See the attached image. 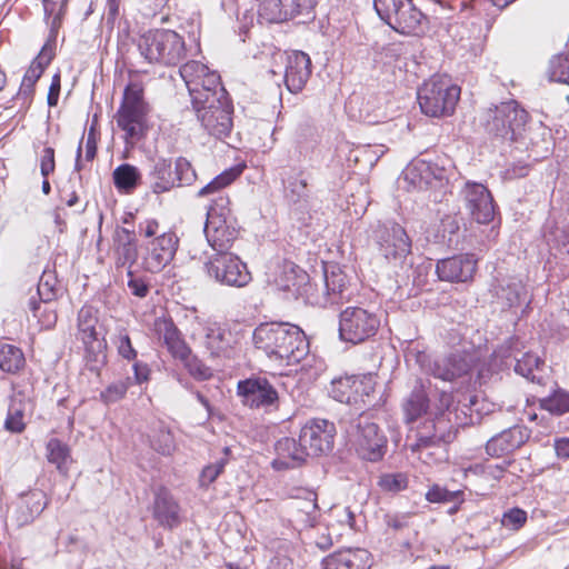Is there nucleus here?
<instances>
[{
  "label": "nucleus",
  "instance_id": "obj_10",
  "mask_svg": "<svg viewBox=\"0 0 569 569\" xmlns=\"http://www.w3.org/2000/svg\"><path fill=\"white\" fill-rule=\"evenodd\" d=\"M77 320V338L84 347L86 367L98 375L106 363L107 345L103 338H99L97 331V311L90 306H84L79 310Z\"/></svg>",
  "mask_w": 569,
  "mask_h": 569
},
{
  "label": "nucleus",
  "instance_id": "obj_18",
  "mask_svg": "<svg viewBox=\"0 0 569 569\" xmlns=\"http://www.w3.org/2000/svg\"><path fill=\"white\" fill-rule=\"evenodd\" d=\"M202 328V345L213 358L231 359L237 353L238 335L224 325L212 320L198 321Z\"/></svg>",
  "mask_w": 569,
  "mask_h": 569
},
{
  "label": "nucleus",
  "instance_id": "obj_22",
  "mask_svg": "<svg viewBox=\"0 0 569 569\" xmlns=\"http://www.w3.org/2000/svg\"><path fill=\"white\" fill-rule=\"evenodd\" d=\"M153 332L158 341L166 347L172 358L176 360H186L188 358L190 347L172 319L166 317L157 318L153 323Z\"/></svg>",
  "mask_w": 569,
  "mask_h": 569
},
{
  "label": "nucleus",
  "instance_id": "obj_35",
  "mask_svg": "<svg viewBox=\"0 0 569 569\" xmlns=\"http://www.w3.org/2000/svg\"><path fill=\"white\" fill-rule=\"evenodd\" d=\"M430 397H436L431 391L427 392L425 386L417 387L412 390L403 403V411L408 421H413L429 408Z\"/></svg>",
  "mask_w": 569,
  "mask_h": 569
},
{
  "label": "nucleus",
  "instance_id": "obj_26",
  "mask_svg": "<svg viewBox=\"0 0 569 569\" xmlns=\"http://www.w3.org/2000/svg\"><path fill=\"white\" fill-rule=\"evenodd\" d=\"M322 567L323 569H369L371 558L366 549L346 548L326 557Z\"/></svg>",
  "mask_w": 569,
  "mask_h": 569
},
{
  "label": "nucleus",
  "instance_id": "obj_37",
  "mask_svg": "<svg viewBox=\"0 0 569 569\" xmlns=\"http://www.w3.org/2000/svg\"><path fill=\"white\" fill-rule=\"evenodd\" d=\"M112 177L117 189L128 193L136 189L141 178L139 170L129 163L117 167Z\"/></svg>",
  "mask_w": 569,
  "mask_h": 569
},
{
  "label": "nucleus",
  "instance_id": "obj_25",
  "mask_svg": "<svg viewBox=\"0 0 569 569\" xmlns=\"http://www.w3.org/2000/svg\"><path fill=\"white\" fill-rule=\"evenodd\" d=\"M311 74L310 57L302 51H293L288 56L284 82L290 92H299Z\"/></svg>",
  "mask_w": 569,
  "mask_h": 569
},
{
  "label": "nucleus",
  "instance_id": "obj_60",
  "mask_svg": "<svg viewBox=\"0 0 569 569\" xmlns=\"http://www.w3.org/2000/svg\"><path fill=\"white\" fill-rule=\"evenodd\" d=\"M119 355L127 360H134L137 351L132 347L131 340L127 333H120L117 340Z\"/></svg>",
  "mask_w": 569,
  "mask_h": 569
},
{
  "label": "nucleus",
  "instance_id": "obj_33",
  "mask_svg": "<svg viewBox=\"0 0 569 569\" xmlns=\"http://www.w3.org/2000/svg\"><path fill=\"white\" fill-rule=\"evenodd\" d=\"M154 517L169 528L179 522V506L166 489H160L156 495Z\"/></svg>",
  "mask_w": 569,
  "mask_h": 569
},
{
  "label": "nucleus",
  "instance_id": "obj_20",
  "mask_svg": "<svg viewBox=\"0 0 569 569\" xmlns=\"http://www.w3.org/2000/svg\"><path fill=\"white\" fill-rule=\"evenodd\" d=\"M402 174L407 190H426L442 182L445 170L425 160H413Z\"/></svg>",
  "mask_w": 569,
  "mask_h": 569
},
{
  "label": "nucleus",
  "instance_id": "obj_62",
  "mask_svg": "<svg viewBox=\"0 0 569 569\" xmlns=\"http://www.w3.org/2000/svg\"><path fill=\"white\" fill-rule=\"evenodd\" d=\"M54 149L51 147H46L40 160V171L42 177L48 178V176L54 171Z\"/></svg>",
  "mask_w": 569,
  "mask_h": 569
},
{
  "label": "nucleus",
  "instance_id": "obj_27",
  "mask_svg": "<svg viewBox=\"0 0 569 569\" xmlns=\"http://www.w3.org/2000/svg\"><path fill=\"white\" fill-rule=\"evenodd\" d=\"M277 457L272 461V467L277 470L299 467L309 456L302 441L295 438H282L276 443Z\"/></svg>",
  "mask_w": 569,
  "mask_h": 569
},
{
  "label": "nucleus",
  "instance_id": "obj_55",
  "mask_svg": "<svg viewBox=\"0 0 569 569\" xmlns=\"http://www.w3.org/2000/svg\"><path fill=\"white\" fill-rule=\"evenodd\" d=\"M227 465V459L221 458L213 463L206 466L199 477V482L201 487L210 486L223 471Z\"/></svg>",
  "mask_w": 569,
  "mask_h": 569
},
{
  "label": "nucleus",
  "instance_id": "obj_39",
  "mask_svg": "<svg viewBox=\"0 0 569 569\" xmlns=\"http://www.w3.org/2000/svg\"><path fill=\"white\" fill-rule=\"evenodd\" d=\"M516 366L515 371L525 377L526 379L535 382H540V378L537 376V372L540 371V366L542 365V361L540 358L531 352H525L521 355L520 358L515 356Z\"/></svg>",
  "mask_w": 569,
  "mask_h": 569
},
{
  "label": "nucleus",
  "instance_id": "obj_41",
  "mask_svg": "<svg viewBox=\"0 0 569 569\" xmlns=\"http://www.w3.org/2000/svg\"><path fill=\"white\" fill-rule=\"evenodd\" d=\"M548 77L551 81L569 84V47L565 53L555 56L550 60Z\"/></svg>",
  "mask_w": 569,
  "mask_h": 569
},
{
  "label": "nucleus",
  "instance_id": "obj_53",
  "mask_svg": "<svg viewBox=\"0 0 569 569\" xmlns=\"http://www.w3.org/2000/svg\"><path fill=\"white\" fill-rule=\"evenodd\" d=\"M188 369L189 373L198 380H206L211 377V370L201 360L192 355L189 349V356L186 360H179Z\"/></svg>",
  "mask_w": 569,
  "mask_h": 569
},
{
  "label": "nucleus",
  "instance_id": "obj_51",
  "mask_svg": "<svg viewBox=\"0 0 569 569\" xmlns=\"http://www.w3.org/2000/svg\"><path fill=\"white\" fill-rule=\"evenodd\" d=\"M468 209L478 223H489L495 217L493 199H485V201L481 200Z\"/></svg>",
  "mask_w": 569,
  "mask_h": 569
},
{
  "label": "nucleus",
  "instance_id": "obj_14",
  "mask_svg": "<svg viewBox=\"0 0 569 569\" xmlns=\"http://www.w3.org/2000/svg\"><path fill=\"white\" fill-rule=\"evenodd\" d=\"M208 274L217 282L230 287H244L251 274L238 256L229 251L216 252L206 263Z\"/></svg>",
  "mask_w": 569,
  "mask_h": 569
},
{
  "label": "nucleus",
  "instance_id": "obj_21",
  "mask_svg": "<svg viewBox=\"0 0 569 569\" xmlns=\"http://www.w3.org/2000/svg\"><path fill=\"white\" fill-rule=\"evenodd\" d=\"M238 395L250 408H269L277 403L278 392L266 379L251 378L238 383Z\"/></svg>",
  "mask_w": 569,
  "mask_h": 569
},
{
  "label": "nucleus",
  "instance_id": "obj_64",
  "mask_svg": "<svg viewBox=\"0 0 569 569\" xmlns=\"http://www.w3.org/2000/svg\"><path fill=\"white\" fill-rule=\"evenodd\" d=\"M412 452L418 453V458L421 459L425 463H431L432 461L441 460L443 457L442 446L440 445V449L437 447H428L427 449H418L412 450Z\"/></svg>",
  "mask_w": 569,
  "mask_h": 569
},
{
  "label": "nucleus",
  "instance_id": "obj_17",
  "mask_svg": "<svg viewBox=\"0 0 569 569\" xmlns=\"http://www.w3.org/2000/svg\"><path fill=\"white\" fill-rule=\"evenodd\" d=\"M193 110L209 134L222 139L231 132L233 107L228 97L219 99V102L204 103Z\"/></svg>",
  "mask_w": 569,
  "mask_h": 569
},
{
  "label": "nucleus",
  "instance_id": "obj_4",
  "mask_svg": "<svg viewBox=\"0 0 569 569\" xmlns=\"http://www.w3.org/2000/svg\"><path fill=\"white\" fill-rule=\"evenodd\" d=\"M180 76L188 88L193 108L219 102V99L228 97L219 74L199 61H189L181 66Z\"/></svg>",
  "mask_w": 569,
  "mask_h": 569
},
{
  "label": "nucleus",
  "instance_id": "obj_13",
  "mask_svg": "<svg viewBox=\"0 0 569 569\" xmlns=\"http://www.w3.org/2000/svg\"><path fill=\"white\" fill-rule=\"evenodd\" d=\"M379 326L378 316L361 307H347L339 315V337L353 345L373 337Z\"/></svg>",
  "mask_w": 569,
  "mask_h": 569
},
{
  "label": "nucleus",
  "instance_id": "obj_46",
  "mask_svg": "<svg viewBox=\"0 0 569 569\" xmlns=\"http://www.w3.org/2000/svg\"><path fill=\"white\" fill-rule=\"evenodd\" d=\"M239 176V171L234 169L226 170L219 176H217L212 181L201 188L198 192L199 196H208L210 193H216L219 190L231 184L236 178Z\"/></svg>",
  "mask_w": 569,
  "mask_h": 569
},
{
  "label": "nucleus",
  "instance_id": "obj_15",
  "mask_svg": "<svg viewBox=\"0 0 569 569\" xmlns=\"http://www.w3.org/2000/svg\"><path fill=\"white\" fill-rule=\"evenodd\" d=\"M417 362L427 373L443 381H453L469 373L472 366V357L466 352H451L437 358L433 362L428 355L419 352Z\"/></svg>",
  "mask_w": 569,
  "mask_h": 569
},
{
  "label": "nucleus",
  "instance_id": "obj_1",
  "mask_svg": "<svg viewBox=\"0 0 569 569\" xmlns=\"http://www.w3.org/2000/svg\"><path fill=\"white\" fill-rule=\"evenodd\" d=\"M252 342L270 360L280 365L298 363L309 352L305 332L288 322L260 323L252 332Z\"/></svg>",
  "mask_w": 569,
  "mask_h": 569
},
{
  "label": "nucleus",
  "instance_id": "obj_57",
  "mask_svg": "<svg viewBox=\"0 0 569 569\" xmlns=\"http://www.w3.org/2000/svg\"><path fill=\"white\" fill-rule=\"evenodd\" d=\"M114 253L117 257V266L129 264V267H131L138 258L136 241L114 247Z\"/></svg>",
  "mask_w": 569,
  "mask_h": 569
},
{
  "label": "nucleus",
  "instance_id": "obj_42",
  "mask_svg": "<svg viewBox=\"0 0 569 569\" xmlns=\"http://www.w3.org/2000/svg\"><path fill=\"white\" fill-rule=\"evenodd\" d=\"M150 446L153 450L163 456L171 455L176 449L173 436L166 428L153 430L150 436Z\"/></svg>",
  "mask_w": 569,
  "mask_h": 569
},
{
  "label": "nucleus",
  "instance_id": "obj_50",
  "mask_svg": "<svg viewBox=\"0 0 569 569\" xmlns=\"http://www.w3.org/2000/svg\"><path fill=\"white\" fill-rule=\"evenodd\" d=\"M41 302H37L34 299H31L29 302V308L34 318L41 323L43 328H52L57 322V313L49 309L47 306L42 309Z\"/></svg>",
  "mask_w": 569,
  "mask_h": 569
},
{
  "label": "nucleus",
  "instance_id": "obj_6",
  "mask_svg": "<svg viewBox=\"0 0 569 569\" xmlns=\"http://www.w3.org/2000/svg\"><path fill=\"white\" fill-rule=\"evenodd\" d=\"M288 281L280 283L283 291L291 292L295 297H303L311 305L323 306L327 302H337V297L341 296L347 286V276L337 267L325 271L326 297H315L312 284L308 282V274L302 271H296L291 268L287 276Z\"/></svg>",
  "mask_w": 569,
  "mask_h": 569
},
{
  "label": "nucleus",
  "instance_id": "obj_23",
  "mask_svg": "<svg viewBox=\"0 0 569 569\" xmlns=\"http://www.w3.org/2000/svg\"><path fill=\"white\" fill-rule=\"evenodd\" d=\"M477 269L473 254H459L439 260L436 271L440 280L448 282H467L472 279Z\"/></svg>",
  "mask_w": 569,
  "mask_h": 569
},
{
  "label": "nucleus",
  "instance_id": "obj_11",
  "mask_svg": "<svg viewBox=\"0 0 569 569\" xmlns=\"http://www.w3.org/2000/svg\"><path fill=\"white\" fill-rule=\"evenodd\" d=\"M148 111L149 108L144 101L142 83L138 81L129 82L117 112V123L128 138L139 139L142 136Z\"/></svg>",
  "mask_w": 569,
  "mask_h": 569
},
{
  "label": "nucleus",
  "instance_id": "obj_9",
  "mask_svg": "<svg viewBox=\"0 0 569 569\" xmlns=\"http://www.w3.org/2000/svg\"><path fill=\"white\" fill-rule=\"evenodd\" d=\"M348 440L357 455L368 461L380 460L386 451L387 439L368 415H360L347 429Z\"/></svg>",
  "mask_w": 569,
  "mask_h": 569
},
{
  "label": "nucleus",
  "instance_id": "obj_8",
  "mask_svg": "<svg viewBox=\"0 0 569 569\" xmlns=\"http://www.w3.org/2000/svg\"><path fill=\"white\" fill-rule=\"evenodd\" d=\"M459 98L460 88L447 77H432L418 90L420 109L429 117L451 114Z\"/></svg>",
  "mask_w": 569,
  "mask_h": 569
},
{
  "label": "nucleus",
  "instance_id": "obj_48",
  "mask_svg": "<svg viewBox=\"0 0 569 569\" xmlns=\"http://www.w3.org/2000/svg\"><path fill=\"white\" fill-rule=\"evenodd\" d=\"M6 430L12 433H21L26 429L24 410L21 406L11 405L4 421Z\"/></svg>",
  "mask_w": 569,
  "mask_h": 569
},
{
  "label": "nucleus",
  "instance_id": "obj_5",
  "mask_svg": "<svg viewBox=\"0 0 569 569\" xmlns=\"http://www.w3.org/2000/svg\"><path fill=\"white\" fill-rule=\"evenodd\" d=\"M141 56L153 63L178 64L186 56L183 38L173 30L157 29L143 33L138 43Z\"/></svg>",
  "mask_w": 569,
  "mask_h": 569
},
{
  "label": "nucleus",
  "instance_id": "obj_44",
  "mask_svg": "<svg viewBox=\"0 0 569 569\" xmlns=\"http://www.w3.org/2000/svg\"><path fill=\"white\" fill-rule=\"evenodd\" d=\"M214 218L221 220H236L230 208V199L226 194H219L209 207L207 212V220Z\"/></svg>",
  "mask_w": 569,
  "mask_h": 569
},
{
  "label": "nucleus",
  "instance_id": "obj_36",
  "mask_svg": "<svg viewBox=\"0 0 569 569\" xmlns=\"http://www.w3.org/2000/svg\"><path fill=\"white\" fill-rule=\"evenodd\" d=\"M26 363L22 350L13 345L0 343V369L8 373H17Z\"/></svg>",
  "mask_w": 569,
  "mask_h": 569
},
{
  "label": "nucleus",
  "instance_id": "obj_47",
  "mask_svg": "<svg viewBox=\"0 0 569 569\" xmlns=\"http://www.w3.org/2000/svg\"><path fill=\"white\" fill-rule=\"evenodd\" d=\"M467 208L475 206L476 202L485 201V199H492L489 190L481 183L467 182L462 190Z\"/></svg>",
  "mask_w": 569,
  "mask_h": 569
},
{
  "label": "nucleus",
  "instance_id": "obj_56",
  "mask_svg": "<svg viewBox=\"0 0 569 569\" xmlns=\"http://www.w3.org/2000/svg\"><path fill=\"white\" fill-rule=\"evenodd\" d=\"M375 386L376 381L373 375L356 376V403L359 401L366 402L365 398L370 397L375 391Z\"/></svg>",
  "mask_w": 569,
  "mask_h": 569
},
{
  "label": "nucleus",
  "instance_id": "obj_24",
  "mask_svg": "<svg viewBox=\"0 0 569 569\" xmlns=\"http://www.w3.org/2000/svg\"><path fill=\"white\" fill-rule=\"evenodd\" d=\"M236 220H221L214 218L207 220L204 226V234L208 243L216 252L228 251L232 242L237 239Z\"/></svg>",
  "mask_w": 569,
  "mask_h": 569
},
{
  "label": "nucleus",
  "instance_id": "obj_30",
  "mask_svg": "<svg viewBox=\"0 0 569 569\" xmlns=\"http://www.w3.org/2000/svg\"><path fill=\"white\" fill-rule=\"evenodd\" d=\"M48 506L43 491L33 490L23 495L16 509V520L19 526L32 522Z\"/></svg>",
  "mask_w": 569,
  "mask_h": 569
},
{
  "label": "nucleus",
  "instance_id": "obj_3",
  "mask_svg": "<svg viewBox=\"0 0 569 569\" xmlns=\"http://www.w3.org/2000/svg\"><path fill=\"white\" fill-rule=\"evenodd\" d=\"M438 405H435L432 413L433 419H427L417 431V440L410 445L411 450L427 449L428 447H437L451 442L456 437L455 421L452 417L456 413L451 411L452 395L441 391L437 395Z\"/></svg>",
  "mask_w": 569,
  "mask_h": 569
},
{
  "label": "nucleus",
  "instance_id": "obj_19",
  "mask_svg": "<svg viewBox=\"0 0 569 569\" xmlns=\"http://www.w3.org/2000/svg\"><path fill=\"white\" fill-rule=\"evenodd\" d=\"M336 427L325 419H315L300 431V441L309 456H319L330 451L333 447Z\"/></svg>",
  "mask_w": 569,
  "mask_h": 569
},
{
  "label": "nucleus",
  "instance_id": "obj_2",
  "mask_svg": "<svg viewBox=\"0 0 569 569\" xmlns=\"http://www.w3.org/2000/svg\"><path fill=\"white\" fill-rule=\"evenodd\" d=\"M141 237V268L151 273L162 271L173 260L179 247V238L173 230H162L156 219H146L138 224Z\"/></svg>",
  "mask_w": 569,
  "mask_h": 569
},
{
  "label": "nucleus",
  "instance_id": "obj_43",
  "mask_svg": "<svg viewBox=\"0 0 569 569\" xmlns=\"http://www.w3.org/2000/svg\"><path fill=\"white\" fill-rule=\"evenodd\" d=\"M259 14L270 22L281 21L290 13H287L284 0H261Z\"/></svg>",
  "mask_w": 569,
  "mask_h": 569
},
{
  "label": "nucleus",
  "instance_id": "obj_59",
  "mask_svg": "<svg viewBox=\"0 0 569 569\" xmlns=\"http://www.w3.org/2000/svg\"><path fill=\"white\" fill-rule=\"evenodd\" d=\"M316 4L317 0H284L287 13H290V16L309 13Z\"/></svg>",
  "mask_w": 569,
  "mask_h": 569
},
{
  "label": "nucleus",
  "instance_id": "obj_61",
  "mask_svg": "<svg viewBox=\"0 0 569 569\" xmlns=\"http://www.w3.org/2000/svg\"><path fill=\"white\" fill-rule=\"evenodd\" d=\"M50 276H43L41 277L39 284H38V296L40 298L41 303H49L51 300L54 299L56 292L53 286L50 283Z\"/></svg>",
  "mask_w": 569,
  "mask_h": 569
},
{
  "label": "nucleus",
  "instance_id": "obj_40",
  "mask_svg": "<svg viewBox=\"0 0 569 569\" xmlns=\"http://www.w3.org/2000/svg\"><path fill=\"white\" fill-rule=\"evenodd\" d=\"M540 407L552 415H565L569 412V392L558 389L549 397L541 399Z\"/></svg>",
  "mask_w": 569,
  "mask_h": 569
},
{
  "label": "nucleus",
  "instance_id": "obj_58",
  "mask_svg": "<svg viewBox=\"0 0 569 569\" xmlns=\"http://www.w3.org/2000/svg\"><path fill=\"white\" fill-rule=\"evenodd\" d=\"M527 521V512L519 508H512L502 517V525L512 530H518Z\"/></svg>",
  "mask_w": 569,
  "mask_h": 569
},
{
  "label": "nucleus",
  "instance_id": "obj_63",
  "mask_svg": "<svg viewBox=\"0 0 569 569\" xmlns=\"http://www.w3.org/2000/svg\"><path fill=\"white\" fill-rule=\"evenodd\" d=\"M459 492H451L445 488L435 486L426 495V498L430 502H446L452 501Z\"/></svg>",
  "mask_w": 569,
  "mask_h": 569
},
{
  "label": "nucleus",
  "instance_id": "obj_31",
  "mask_svg": "<svg viewBox=\"0 0 569 569\" xmlns=\"http://www.w3.org/2000/svg\"><path fill=\"white\" fill-rule=\"evenodd\" d=\"M46 459L60 475L67 476L73 462L70 446L52 431L46 441Z\"/></svg>",
  "mask_w": 569,
  "mask_h": 569
},
{
  "label": "nucleus",
  "instance_id": "obj_45",
  "mask_svg": "<svg viewBox=\"0 0 569 569\" xmlns=\"http://www.w3.org/2000/svg\"><path fill=\"white\" fill-rule=\"evenodd\" d=\"M379 488L385 492L397 493L408 486V478L402 472L383 473L378 480Z\"/></svg>",
  "mask_w": 569,
  "mask_h": 569
},
{
  "label": "nucleus",
  "instance_id": "obj_16",
  "mask_svg": "<svg viewBox=\"0 0 569 569\" xmlns=\"http://www.w3.org/2000/svg\"><path fill=\"white\" fill-rule=\"evenodd\" d=\"M381 254L389 261L401 262L411 252V240L399 223L387 221L375 230Z\"/></svg>",
  "mask_w": 569,
  "mask_h": 569
},
{
  "label": "nucleus",
  "instance_id": "obj_54",
  "mask_svg": "<svg viewBox=\"0 0 569 569\" xmlns=\"http://www.w3.org/2000/svg\"><path fill=\"white\" fill-rule=\"evenodd\" d=\"M177 184H191L196 180V171L186 158H178L174 163Z\"/></svg>",
  "mask_w": 569,
  "mask_h": 569
},
{
  "label": "nucleus",
  "instance_id": "obj_12",
  "mask_svg": "<svg viewBox=\"0 0 569 569\" xmlns=\"http://www.w3.org/2000/svg\"><path fill=\"white\" fill-rule=\"evenodd\" d=\"M527 112L515 100L489 108L482 116L486 130L502 139L515 140L527 121Z\"/></svg>",
  "mask_w": 569,
  "mask_h": 569
},
{
  "label": "nucleus",
  "instance_id": "obj_32",
  "mask_svg": "<svg viewBox=\"0 0 569 569\" xmlns=\"http://www.w3.org/2000/svg\"><path fill=\"white\" fill-rule=\"evenodd\" d=\"M290 508L296 511L297 520L305 526L313 527L318 517L317 493L312 490L298 489Z\"/></svg>",
  "mask_w": 569,
  "mask_h": 569
},
{
  "label": "nucleus",
  "instance_id": "obj_29",
  "mask_svg": "<svg viewBox=\"0 0 569 569\" xmlns=\"http://www.w3.org/2000/svg\"><path fill=\"white\" fill-rule=\"evenodd\" d=\"M53 57H54V47L50 42H47L42 47L39 54L31 62L27 72L24 73L18 96H22L26 98H29L32 96L33 87H34L36 82L41 77L46 67L50 63V61L52 60Z\"/></svg>",
  "mask_w": 569,
  "mask_h": 569
},
{
  "label": "nucleus",
  "instance_id": "obj_49",
  "mask_svg": "<svg viewBox=\"0 0 569 569\" xmlns=\"http://www.w3.org/2000/svg\"><path fill=\"white\" fill-rule=\"evenodd\" d=\"M129 378L121 379L109 385L104 391L101 392L100 397L106 403H113L121 400L129 388Z\"/></svg>",
  "mask_w": 569,
  "mask_h": 569
},
{
  "label": "nucleus",
  "instance_id": "obj_52",
  "mask_svg": "<svg viewBox=\"0 0 569 569\" xmlns=\"http://www.w3.org/2000/svg\"><path fill=\"white\" fill-rule=\"evenodd\" d=\"M468 209L478 223H489L495 217L493 199H485V201L481 200Z\"/></svg>",
  "mask_w": 569,
  "mask_h": 569
},
{
  "label": "nucleus",
  "instance_id": "obj_38",
  "mask_svg": "<svg viewBox=\"0 0 569 569\" xmlns=\"http://www.w3.org/2000/svg\"><path fill=\"white\" fill-rule=\"evenodd\" d=\"M356 376H347L333 379L330 395L341 403H356Z\"/></svg>",
  "mask_w": 569,
  "mask_h": 569
},
{
  "label": "nucleus",
  "instance_id": "obj_28",
  "mask_svg": "<svg viewBox=\"0 0 569 569\" xmlns=\"http://www.w3.org/2000/svg\"><path fill=\"white\" fill-rule=\"evenodd\" d=\"M528 435L520 427L509 428L488 440L486 451L491 457L508 455L526 442Z\"/></svg>",
  "mask_w": 569,
  "mask_h": 569
},
{
  "label": "nucleus",
  "instance_id": "obj_7",
  "mask_svg": "<svg viewBox=\"0 0 569 569\" xmlns=\"http://www.w3.org/2000/svg\"><path fill=\"white\" fill-rule=\"evenodd\" d=\"M381 20L402 34L419 36L427 27L426 16L411 0H373Z\"/></svg>",
  "mask_w": 569,
  "mask_h": 569
},
{
  "label": "nucleus",
  "instance_id": "obj_34",
  "mask_svg": "<svg viewBox=\"0 0 569 569\" xmlns=\"http://www.w3.org/2000/svg\"><path fill=\"white\" fill-rule=\"evenodd\" d=\"M149 177L151 180V189L154 193L169 191L177 184L171 161L163 158L154 160Z\"/></svg>",
  "mask_w": 569,
  "mask_h": 569
}]
</instances>
